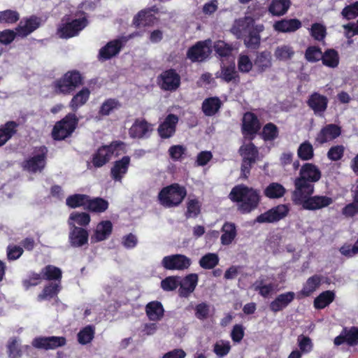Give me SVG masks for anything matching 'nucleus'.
Here are the masks:
<instances>
[{
	"label": "nucleus",
	"mask_w": 358,
	"mask_h": 358,
	"mask_svg": "<svg viewBox=\"0 0 358 358\" xmlns=\"http://www.w3.org/2000/svg\"><path fill=\"white\" fill-rule=\"evenodd\" d=\"M158 80L162 90L170 92L178 90L181 83L180 76L173 69L162 71L158 77Z\"/></svg>",
	"instance_id": "f8f14e48"
},
{
	"label": "nucleus",
	"mask_w": 358,
	"mask_h": 358,
	"mask_svg": "<svg viewBox=\"0 0 358 358\" xmlns=\"http://www.w3.org/2000/svg\"><path fill=\"white\" fill-rule=\"evenodd\" d=\"M201 203L197 199H189L187 203V210L185 217L188 218H195L201 213Z\"/></svg>",
	"instance_id": "864d4df0"
},
{
	"label": "nucleus",
	"mask_w": 358,
	"mask_h": 358,
	"mask_svg": "<svg viewBox=\"0 0 358 358\" xmlns=\"http://www.w3.org/2000/svg\"><path fill=\"white\" fill-rule=\"evenodd\" d=\"M285 187L279 182H271L264 189V195L270 199H278L283 197L286 194Z\"/></svg>",
	"instance_id": "79ce46f5"
},
{
	"label": "nucleus",
	"mask_w": 358,
	"mask_h": 358,
	"mask_svg": "<svg viewBox=\"0 0 358 358\" xmlns=\"http://www.w3.org/2000/svg\"><path fill=\"white\" fill-rule=\"evenodd\" d=\"M289 211L286 204L278 205L258 215L255 221L258 223H273L285 217Z\"/></svg>",
	"instance_id": "4468645a"
},
{
	"label": "nucleus",
	"mask_w": 358,
	"mask_h": 358,
	"mask_svg": "<svg viewBox=\"0 0 358 358\" xmlns=\"http://www.w3.org/2000/svg\"><path fill=\"white\" fill-rule=\"evenodd\" d=\"M335 345L346 343L349 346H355L358 344V327H344L338 336L334 340Z\"/></svg>",
	"instance_id": "aec40b11"
},
{
	"label": "nucleus",
	"mask_w": 358,
	"mask_h": 358,
	"mask_svg": "<svg viewBox=\"0 0 358 358\" xmlns=\"http://www.w3.org/2000/svg\"><path fill=\"white\" fill-rule=\"evenodd\" d=\"M292 5L291 0H271L268 11L273 16H282Z\"/></svg>",
	"instance_id": "58836bf2"
},
{
	"label": "nucleus",
	"mask_w": 358,
	"mask_h": 358,
	"mask_svg": "<svg viewBox=\"0 0 358 358\" xmlns=\"http://www.w3.org/2000/svg\"><path fill=\"white\" fill-rule=\"evenodd\" d=\"M199 281L196 273H189L180 280L178 294L180 297L187 298L195 290Z\"/></svg>",
	"instance_id": "5701e85b"
},
{
	"label": "nucleus",
	"mask_w": 358,
	"mask_h": 358,
	"mask_svg": "<svg viewBox=\"0 0 358 358\" xmlns=\"http://www.w3.org/2000/svg\"><path fill=\"white\" fill-rule=\"evenodd\" d=\"M342 215L347 218H352L358 214V198L352 199V202L345 205L341 210Z\"/></svg>",
	"instance_id": "69168bd1"
},
{
	"label": "nucleus",
	"mask_w": 358,
	"mask_h": 358,
	"mask_svg": "<svg viewBox=\"0 0 358 358\" xmlns=\"http://www.w3.org/2000/svg\"><path fill=\"white\" fill-rule=\"evenodd\" d=\"M122 107V103L115 98L106 99L101 105L98 113L101 116H108Z\"/></svg>",
	"instance_id": "a18cd8bd"
},
{
	"label": "nucleus",
	"mask_w": 358,
	"mask_h": 358,
	"mask_svg": "<svg viewBox=\"0 0 358 358\" xmlns=\"http://www.w3.org/2000/svg\"><path fill=\"white\" fill-rule=\"evenodd\" d=\"M123 46L124 43L120 39H115L109 41L99 50V59L106 61L111 59L113 57L119 54Z\"/></svg>",
	"instance_id": "393cba45"
},
{
	"label": "nucleus",
	"mask_w": 358,
	"mask_h": 358,
	"mask_svg": "<svg viewBox=\"0 0 358 358\" xmlns=\"http://www.w3.org/2000/svg\"><path fill=\"white\" fill-rule=\"evenodd\" d=\"M219 257L215 253H207L204 255L199 262V266L204 269H213L219 264Z\"/></svg>",
	"instance_id": "603ef678"
},
{
	"label": "nucleus",
	"mask_w": 358,
	"mask_h": 358,
	"mask_svg": "<svg viewBox=\"0 0 358 358\" xmlns=\"http://www.w3.org/2000/svg\"><path fill=\"white\" fill-rule=\"evenodd\" d=\"M322 177V172L314 164L305 163L299 170V176L294 180V189L292 193L315 192V183Z\"/></svg>",
	"instance_id": "f03ea898"
},
{
	"label": "nucleus",
	"mask_w": 358,
	"mask_h": 358,
	"mask_svg": "<svg viewBox=\"0 0 358 358\" xmlns=\"http://www.w3.org/2000/svg\"><path fill=\"white\" fill-rule=\"evenodd\" d=\"M306 103L316 116L323 117L328 107L329 99L326 96L314 92L308 96Z\"/></svg>",
	"instance_id": "f3484780"
},
{
	"label": "nucleus",
	"mask_w": 358,
	"mask_h": 358,
	"mask_svg": "<svg viewBox=\"0 0 358 358\" xmlns=\"http://www.w3.org/2000/svg\"><path fill=\"white\" fill-rule=\"evenodd\" d=\"M323 279L324 277L318 274L309 277L303 285L301 291L298 293L299 298L310 296L320 287Z\"/></svg>",
	"instance_id": "a878e982"
},
{
	"label": "nucleus",
	"mask_w": 358,
	"mask_h": 358,
	"mask_svg": "<svg viewBox=\"0 0 358 358\" xmlns=\"http://www.w3.org/2000/svg\"><path fill=\"white\" fill-rule=\"evenodd\" d=\"M344 36L348 38V42H352V37L358 36V20L356 22H348L343 24Z\"/></svg>",
	"instance_id": "338daca9"
},
{
	"label": "nucleus",
	"mask_w": 358,
	"mask_h": 358,
	"mask_svg": "<svg viewBox=\"0 0 358 358\" xmlns=\"http://www.w3.org/2000/svg\"><path fill=\"white\" fill-rule=\"evenodd\" d=\"M78 118L75 113H69L54 125L51 136L55 141H63L70 137L78 124Z\"/></svg>",
	"instance_id": "6e6552de"
},
{
	"label": "nucleus",
	"mask_w": 358,
	"mask_h": 358,
	"mask_svg": "<svg viewBox=\"0 0 358 358\" xmlns=\"http://www.w3.org/2000/svg\"><path fill=\"white\" fill-rule=\"evenodd\" d=\"M295 298V293L293 292H287L278 295L275 299L270 303V309L273 313L282 310L288 305L293 301Z\"/></svg>",
	"instance_id": "c756f323"
},
{
	"label": "nucleus",
	"mask_w": 358,
	"mask_h": 358,
	"mask_svg": "<svg viewBox=\"0 0 358 358\" xmlns=\"http://www.w3.org/2000/svg\"><path fill=\"white\" fill-rule=\"evenodd\" d=\"M127 145L121 141H113L109 145L100 146L92 155L91 163L95 168H101L108 164L112 156L118 157L127 152Z\"/></svg>",
	"instance_id": "20e7f679"
},
{
	"label": "nucleus",
	"mask_w": 358,
	"mask_h": 358,
	"mask_svg": "<svg viewBox=\"0 0 358 358\" xmlns=\"http://www.w3.org/2000/svg\"><path fill=\"white\" fill-rule=\"evenodd\" d=\"M20 15L16 10L6 9L0 11L1 24H14L19 21Z\"/></svg>",
	"instance_id": "8fccbe9b"
},
{
	"label": "nucleus",
	"mask_w": 358,
	"mask_h": 358,
	"mask_svg": "<svg viewBox=\"0 0 358 358\" xmlns=\"http://www.w3.org/2000/svg\"><path fill=\"white\" fill-rule=\"evenodd\" d=\"M261 136L264 141H273L279 136V129L273 122L266 123L262 128Z\"/></svg>",
	"instance_id": "09e8293b"
},
{
	"label": "nucleus",
	"mask_w": 358,
	"mask_h": 358,
	"mask_svg": "<svg viewBox=\"0 0 358 358\" xmlns=\"http://www.w3.org/2000/svg\"><path fill=\"white\" fill-rule=\"evenodd\" d=\"M187 196L185 187L178 183H173L163 187L158 194L159 203L164 207L178 206Z\"/></svg>",
	"instance_id": "423d86ee"
},
{
	"label": "nucleus",
	"mask_w": 358,
	"mask_h": 358,
	"mask_svg": "<svg viewBox=\"0 0 358 358\" xmlns=\"http://www.w3.org/2000/svg\"><path fill=\"white\" fill-rule=\"evenodd\" d=\"M220 242L223 245H230L237 236L236 226L234 223L225 222L221 228Z\"/></svg>",
	"instance_id": "e433bc0d"
},
{
	"label": "nucleus",
	"mask_w": 358,
	"mask_h": 358,
	"mask_svg": "<svg viewBox=\"0 0 358 358\" xmlns=\"http://www.w3.org/2000/svg\"><path fill=\"white\" fill-rule=\"evenodd\" d=\"M222 103L218 96H212L203 100L201 110L206 116L215 115L221 108Z\"/></svg>",
	"instance_id": "c9c22d12"
},
{
	"label": "nucleus",
	"mask_w": 358,
	"mask_h": 358,
	"mask_svg": "<svg viewBox=\"0 0 358 358\" xmlns=\"http://www.w3.org/2000/svg\"><path fill=\"white\" fill-rule=\"evenodd\" d=\"M298 157L304 161L311 159L314 156L313 145L309 141L302 143L297 150Z\"/></svg>",
	"instance_id": "6e6d98bb"
},
{
	"label": "nucleus",
	"mask_w": 358,
	"mask_h": 358,
	"mask_svg": "<svg viewBox=\"0 0 358 358\" xmlns=\"http://www.w3.org/2000/svg\"><path fill=\"white\" fill-rule=\"evenodd\" d=\"M69 238L71 246L74 248L82 247L87 243L89 234L85 229L76 227L73 224V227L69 233Z\"/></svg>",
	"instance_id": "bb28decb"
},
{
	"label": "nucleus",
	"mask_w": 358,
	"mask_h": 358,
	"mask_svg": "<svg viewBox=\"0 0 358 358\" xmlns=\"http://www.w3.org/2000/svg\"><path fill=\"white\" fill-rule=\"evenodd\" d=\"M19 124L15 121H8L0 126V148L4 145L17 132Z\"/></svg>",
	"instance_id": "72a5a7b5"
},
{
	"label": "nucleus",
	"mask_w": 358,
	"mask_h": 358,
	"mask_svg": "<svg viewBox=\"0 0 358 358\" xmlns=\"http://www.w3.org/2000/svg\"><path fill=\"white\" fill-rule=\"evenodd\" d=\"M162 266L166 270L184 271L187 269L191 264V259L181 254L165 256L162 260Z\"/></svg>",
	"instance_id": "ddd939ff"
},
{
	"label": "nucleus",
	"mask_w": 358,
	"mask_h": 358,
	"mask_svg": "<svg viewBox=\"0 0 358 358\" xmlns=\"http://www.w3.org/2000/svg\"><path fill=\"white\" fill-rule=\"evenodd\" d=\"M211 52V41L208 39L199 41L189 47L186 55L192 62H202L209 57Z\"/></svg>",
	"instance_id": "9d476101"
},
{
	"label": "nucleus",
	"mask_w": 358,
	"mask_h": 358,
	"mask_svg": "<svg viewBox=\"0 0 358 358\" xmlns=\"http://www.w3.org/2000/svg\"><path fill=\"white\" fill-rule=\"evenodd\" d=\"M90 90L89 88L83 87L71 99L69 106L73 112H76L79 108L85 105L90 99Z\"/></svg>",
	"instance_id": "a19ab883"
},
{
	"label": "nucleus",
	"mask_w": 358,
	"mask_h": 358,
	"mask_svg": "<svg viewBox=\"0 0 358 358\" xmlns=\"http://www.w3.org/2000/svg\"><path fill=\"white\" fill-rule=\"evenodd\" d=\"M130 162V157L126 155L114 162L113 166L110 169V176L115 181H122L124 176L128 171Z\"/></svg>",
	"instance_id": "b1692460"
},
{
	"label": "nucleus",
	"mask_w": 358,
	"mask_h": 358,
	"mask_svg": "<svg viewBox=\"0 0 358 358\" xmlns=\"http://www.w3.org/2000/svg\"><path fill=\"white\" fill-rule=\"evenodd\" d=\"M313 193H292L291 199L294 204L301 206L303 209L308 210H320L328 207L334 202L331 197L324 195L312 196Z\"/></svg>",
	"instance_id": "39448f33"
},
{
	"label": "nucleus",
	"mask_w": 358,
	"mask_h": 358,
	"mask_svg": "<svg viewBox=\"0 0 358 358\" xmlns=\"http://www.w3.org/2000/svg\"><path fill=\"white\" fill-rule=\"evenodd\" d=\"M310 35L315 40L322 41L326 37L327 29L320 23H313L310 28Z\"/></svg>",
	"instance_id": "e2e57ef3"
},
{
	"label": "nucleus",
	"mask_w": 358,
	"mask_h": 358,
	"mask_svg": "<svg viewBox=\"0 0 358 358\" xmlns=\"http://www.w3.org/2000/svg\"><path fill=\"white\" fill-rule=\"evenodd\" d=\"M180 279L178 275L168 276L161 281V287L166 292L174 291L180 286Z\"/></svg>",
	"instance_id": "bf43d9fd"
},
{
	"label": "nucleus",
	"mask_w": 358,
	"mask_h": 358,
	"mask_svg": "<svg viewBox=\"0 0 358 358\" xmlns=\"http://www.w3.org/2000/svg\"><path fill=\"white\" fill-rule=\"evenodd\" d=\"M254 64L260 72H264L272 65L271 53L268 50L257 52Z\"/></svg>",
	"instance_id": "c03bdc74"
},
{
	"label": "nucleus",
	"mask_w": 358,
	"mask_h": 358,
	"mask_svg": "<svg viewBox=\"0 0 358 358\" xmlns=\"http://www.w3.org/2000/svg\"><path fill=\"white\" fill-rule=\"evenodd\" d=\"M260 129L261 124L257 116L252 112L245 113L243 117V135L252 140Z\"/></svg>",
	"instance_id": "2eb2a0df"
},
{
	"label": "nucleus",
	"mask_w": 358,
	"mask_h": 358,
	"mask_svg": "<svg viewBox=\"0 0 358 358\" xmlns=\"http://www.w3.org/2000/svg\"><path fill=\"white\" fill-rule=\"evenodd\" d=\"M239 153L243 159H252L256 162L258 157V150L253 143L242 145L239 149Z\"/></svg>",
	"instance_id": "5fc2aeb1"
},
{
	"label": "nucleus",
	"mask_w": 358,
	"mask_h": 358,
	"mask_svg": "<svg viewBox=\"0 0 358 358\" xmlns=\"http://www.w3.org/2000/svg\"><path fill=\"white\" fill-rule=\"evenodd\" d=\"M302 26L301 22L296 19H282L276 21L273 24L275 31L281 33L294 32Z\"/></svg>",
	"instance_id": "2f4dec72"
},
{
	"label": "nucleus",
	"mask_w": 358,
	"mask_h": 358,
	"mask_svg": "<svg viewBox=\"0 0 358 358\" xmlns=\"http://www.w3.org/2000/svg\"><path fill=\"white\" fill-rule=\"evenodd\" d=\"M43 281L41 272H29L27 278L22 280V285L25 290H28L31 287H36Z\"/></svg>",
	"instance_id": "4d7b16f0"
},
{
	"label": "nucleus",
	"mask_w": 358,
	"mask_h": 358,
	"mask_svg": "<svg viewBox=\"0 0 358 358\" xmlns=\"http://www.w3.org/2000/svg\"><path fill=\"white\" fill-rule=\"evenodd\" d=\"M87 24L86 17L74 19L70 22L62 23L57 29V35L61 38H70L80 33Z\"/></svg>",
	"instance_id": "9b49d317"
},
{
	"label": "nucleus",
	"mask_w": 358,
	"mask_h": 358,
	"mask_svg": "<svg viewBox=\"0 0 358 358\" xmlns=\"http://www.w3.org/2000/svg\"><path fill=\"white\" fill-rule=\"evenodd\" d=\"M88 199L89 195L84 194H74L66 198V204L71 208L83 207L85 210Z\"/></svg>",
	"instance_id": "de8ad7c7"
},
{
	"label": "nucleus",
	"mask_w": 358,
	"mask_h": 358,
	"mask_svg": "<svg viewBox=\"0 0 358 358\" xmlns=\"http://www.w3.org/2000/svg\"><path fill=\"white\" fill-rule=\"evenodd\" d=\"M251 27L248 36L244 39V44L248 48L257 50L260 45V33L264 31V27L262 24H253Z\"/></svg>",
	"instance_id": "cd10ccee"
},
{
	"label": "nucleus",
	"mask_w": 358,
	"mask_h": 358,
	"mask_svg": "<svg viewBox=\"0 0 358 358\" xmlns=\"http://www.w3.org/2000/svg\"><path fill=\"white\" fill-rule=\"evenodd\" d=\"M66 343V339L64 336H40L35 338L31 344L33 347L42 350H54L62 347Z\"/></svg>",
	"instance_id": "dca6fc26"
},
{
	"label": "nucleus",
	"mask_w": 358,
	"mask_h": 358,
	"mask_svg": "<svg viewBox=\"0 0 358 358\" xmlns=\"http://www.w3.org/2000/svg\"><path fill=\"white\" fill-rule=\"evenodd\" d=\"M341 15L348 20L356 18L358 16V1L346 6L342 10Z\"/></svg>",
	"instance_id": "774afa93"
},
{
	"label": "nucleus",
	"mask_w": 358,
	"mask_h": 358,
	"mask_svg": "<svg viewBox=\"0 0 358 358\" xmlns=\"http://www.w3.org/2000/svg\"><path fill=\"white\" fill-rule=\"evenodd\" d=\"M217 77L227 83L230 82L236 83H238L240 80L239 75L236 70L234 64L222 66L220 73V75H217Z\"/></svg>",
	"instance_id": "49530a36"
},
{
	"label": "nucleus",
	"mask_w": 358,
	"mask_h": 358,
	"mask_svg": "<svg viewBox=\"0 0 358 358\" xmlns=\"http://www.w3.org/2000/svg\"><path fill=\"white\" fill-rule=\"evenodd\" d=\"M94 337V328L92 325H87L82 329L78 334V341L82 345L90 343Z\"/></svg>",
	"instance_id": "13d9d810"
},
{
	"label": "nucleus",
	"mask_w": 358,
	"mask_h": 358,
	"mask_svg": "<svg viewBox=\"0 0 358 358\" xmlns=\"http://www.w3.org/2000/svg\"><path fill=\"white\" fill-rule=\"evenodd\" d=\"M112 231V222L110 220L101 221L97 224L94 234L91 237V240L94 243L105 241L111 235Z\"/></svg>",
	"instance_id": "7c9ffc66"
},
{
	"label": "nucleus",
	"mask_w": 358,
	"mask_h": 358,
	"mask_svg": "<svg viewBox=\"0 0 358 358\" xmlns=\"http://www.w3.org/2000/svg\"><path fill=\"white\" fill-rule=\"evenodd\" d=\"M341 134V127L336 124H329L323 127L317 133L315 141L320 145L331 141Z\"/></svg>",
	"instance_id": "a211bd4d"
},
{
	"label": "nucleus",
	"mask_w": 358,
	"mask_h": 358,
	"mask_svg": "<svg viewBox=\"0 0 358 358\" xmlns=\"http://www.w3.org/2000/svg\"><path fill=\"white\" fill-rule=\"evenodd\" d=\"M294 55V51L290 45H283L276 48L274 55L277 59L285 61L291 59Z\"/></svg>",
	"instance_id": "052dcab7"
},
{
	"label": "nucleus",
	"mask_w": 358,
	"mask_h": 358,
	"mask_svg": "<svg viewBox=\"0 0 358 358\" xmlns=\"http://www.w3.org/2000/svg\"><path fill=\"white\" fill-rule=\"evenodd\" d=\"M48 152V150L45 145L35 147L33 156L22 162L23 170L31 173L43 171L46 166Z\"/></svg>",
	"instance_id": "1a4fd4ad"
},
{
	"label": "nucleus",
	"mask_w": 358,
	"mask_h": 358,
	"mask_svg": "<svg viewBox=\"0 0 358 358\" xmlns=\"http://www.w3.org/2000/svg\"><path fill=\"white\" fill-rule=\"evenodd\" d=\"M41 273L43 280H47L49 282H60L62 284V271L60 268L48 264L41 268Z\"/></svg>",
	"instance_id": "f704fd0d"
},
{
	"label": "nucleus",
	"mask_w": 358,
	"mask_h": 358,
	"mask_svg": "<svg viewBox=\"0 0 358 358\" xmlns=\"http://www.w3.org/2000/svg\"><path fill=\"white\" fill-rule=\"evenodd\" d=\"M150 124L145 119H136L129 129V136L132 138H144L150 136L152 131Z\"/></svg>",
	"instance_id": "4be33fe9"
},
{
	"label": "nucleus",
	"mask_w": 358,
	"mask_h": 358,
	"mask_svg": "<svg viewBox=\"0 0 358 358\" xmlns=\"http://www.w3.org/2000/svg\"><path fill=\"white\" fill-rule=\"evenodd\" d=\"M267 10L266 8L260 2L256 1L252 3L247 8L246 14L248 15L236 22V25L233 28L234 34H236L238 37H240L242 31H245L247 29L250 28V26H253L255 21L264 16Z\"/></svg>",
	"instance_id": "0eeeda50"
},
{
	"label": "nucleus",
	"mask_w": 358,
	"mask_h": 358,
	"mask_svg": "<svg viewBox=\"0 0 358 358\" xmlns=\"http://www.w3.org/2000/svg\"><path fill=\"white\" fill-rule=\"evenodd\" d=\"M179 118L175 115L170 113L164 119L157 129L159 136L164 139L169 138L174 135L176 131V125Z\"/></svg>",
	"instance_id": "6ab92c4d"
},
{
	"label": "nucleus",
	"mask_w": 358,
	"mask_h": 358,
	"mask_svg": "<svg viewBox=\"0 0 358 358\" xmlns=\"http://www.w3.org/2000/svg\"><path fill=\"white\" fill-rule=\"evenodd\" d=\"M109 206L108 201L101 197L92 199L89 196L87 205L85 210L92 213H101L105 212Z\"/></svg>",
	"instance_id": "37998d69"
},
{
	"label": "nucleus",
	"mask_w": 358,
	"mask_h": 358,
	"mask_svg": "<svg viewBox=\"0 0 358 358\" xmlns=\"http://www.w3.org/2000/svg\"><path fill=\"white\" fill-rule=\"evenodd\" d=\"M322 64L330 68L337 67L339 64L338 52L334 49H327L323 53Z\"/></svg>",
	"instance_id": "3c124183"
},
{
	"label": "nucleus",
	"mask_w": 358,
	"mask_h": 358,
	"mask_svg": "<svg viewBox=\"0 0 358 358\" xmlns=\"http://www.w3.org/2000/svg\"><path fill=\"white\" fill-rule=\"evenodd\" d=\"M214 50L221 57L229 56L232 52V48L223 41H217L214 44Z\"/></svg>",
	"instance_id": "0e129e2a"
},
{
	"label": "nucleus",
	"mask_w": 358,
	"mask_h": 358,
	"mask_svg": "<svg viewBox=\"0 0 358 358\" xmlns=\"http://www.w3.org/2000/svg\"><path fill=\"white\" fill-rule=\"evenodd\" d=\"M151 9L141 10L134 17L132 23L135 27H151L155 24L157 17L151 13Z\"/></svg>",
	"instance_id": "473e14b6"
},
{
	"label": "nucleus",
	"mask_w": 358,
	"mask_h": 358,
	"mask_svg": "<svg viewBox=\"0 0 358 358\" xmlns=\"http://www.w3.org/2000/svg\"><path fill=\"white\" fill-rule=\"evenodd\" d=\"M24 24H22V22H20L15 28L17 36L21 38L27 37L39 28L41 24V18L34 15H31L29 17L24 18Z\"/></svg>",
	"instance_id": "412c9836"
},
{
	"label": "nucleus",
	"mask_w": 358,
	"mask_h": 358,
	"mask_svg": "<svg viewBox=\"0 0 358 358\" xmlns=\"http://www.w3.org/2000/svg\"><path fill=\"white\" fill-rule=\"evenodd\" d=\"M336 298L334 290H326L321 292L313 301V306L317 310H322L329 306Z\"/></svg>",
	"instance_id": "ea45409f"
},
{
	"label": "nucleus",
	"mask_w": 358,
	"mask_h": 358,
	"mask_svg": "<svg viewBox=\"0 0 358 358\" xmlns=\"http://www.w3.org/2000/svg\"><path fill=\"white\" fill-rule=\"evenodd\" d=\"M62 289L60 282H48L43 288L42 291L37 296V301H50L57 298L58 294Z\"/></svg>",
	"instance_id": "c85d7f7f"
},
{
	"label": "nucleus",
	"mask_w": 358,
	"mask_h": 358,
	"mask_svg": "<svg viewBox=\"0 0 358 358\" xmlns=\"http://www.w3.org/2000/svg\"><path fill=\"white\" fill-rule=\"evenodd\" d=\"M85 77L78 70L66 71L60 78L55 79L51 85L55 94L67 96L84 84Z\"/></svg>",
	"instance_id": "7ed1b4c3"
},
{
	"label": "nucleus",
	"mask_w": 358,
	"mask_h": 358,
	"mask_svg": "<svg viewBox=\"0 0 358 358\" xmlns=\"http://www.w3.org/2000/svg\"><path fill=\"white\" fill-rule=\"evenodd\" d=\"M145 313L151 321H159L164 317V309L161 302L153 301L145 306Z\"/></svg>",
	"instance_id": "4c0bfd02"
},
{
	"label": "nucleus",
	"mask_w": 358,
	"mask_h": 358,
	"mask_svg": "<svg viewBox=\"0 0 358 358\" xmlns=\"http://www.w3.org/2000/svg\"><path fill=\"white\" fill-rule=\"evenodd\" d=\"M323 53L318 46H309L305 52V57L310 62H316L322 60Z\"/></svg>",
	"instance_id": "680f3d73"
},
{
	"label": "nucleus",
	"mask_w": 358,
	"mask_h": 358,
	"mask_svg": "<svg viewBox=\"0 0 358 358\" xmlns=\"http://www.w3.org/2000/svg\"><path fill=\"white\" fill-rule=\"evenodd\" d=\"M229 199L236 203L241 214H249L259 207L262 196L259 189L241 184L231 189Z\"/></svg>",
	"instance_id": "f257e3e1"
}]
</instances>
